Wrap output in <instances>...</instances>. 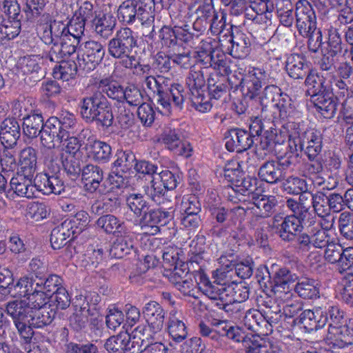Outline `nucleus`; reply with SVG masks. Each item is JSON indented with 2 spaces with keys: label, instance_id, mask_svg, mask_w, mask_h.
<instances>
[{
  "label": "nucleus",
  "instance_id": "1",
  "mask_svg": "<svg viewBox=\"0 0 353 353\" xmlns=\"http://www.w3.org/2000/svg\"><path fill=\"white\" fill-rule=\"evenodd\" d=\"M34 290V280L28 275L21 276L14 285L9 288L8 294L12 297L23 299L8 303L6 312L12 319L18 333L26 343L30 341L34 334L33 328H35L31 323L33 321L29 319H35L38 316V310L32 308L36 307V302L30 301Z\"/></svg>",
  "mask_w": 353,
  "mask_h": 353
},
{
  "label": "nucleus",
  "instance_id": "2",
  "mask_svg": "<svg viewBox=\"0 0 353 353\" xmlns=\"http://www.w3.org/2000/svg\"><path fill=\"white\" fill-rule=\"evenodd\" d=\"M214 282L212 283L206 274H199V286L205 294L210 299L220 300L223 304L241 303L248 299L249 292L247 288L234 283H226L225 271L217 269L214 272Z\"/></svg>",
  "mask_w": 353,
  "mask_h": 353
},
{
  "label": "nucleus",
  "instance_id": "3",
  "mask_svg": "<svg viewBox=\"0 0 353 353\" xmlns=\"http://www.w3.org/2000/svg\"><path fill=\"white\" fill-rule=\"evenodd\" d=\"M62 285V279L57 275L49 276L44 281L39 279L34 286V293L30 297V301L36 302V307L38 310L37 318L29 319L35 327L39 328L50 324L54 319V312L46 305L52 295L55 293L57 289Z\"/></svg>",
  "mask_w": 353,
  "mask_h": 353
},
{
  "label": "nucleus",
  "instance_id": "4",
  "mask_svg": "<svg viewBox=\"0 0 353 353\" xmlns=\"http://www.w3.org/2000/svg\"><path fill=\"white\" fill-rule=\"evenodd\" d=\"M76 125L75 116L67 110H62L59 118H49L41 132V145L48 149L54 148L56 143L63 142L65 137L74 132Z\"/></svg>",
  "mask_w": 353,
  "mask_h": 353
},
{
  "label": "nucleus",
  "instance_id": "5",
  "mask_svg": "<svg viewBox=\"0 0 353 353\" xmlns=\"http://www.w3.org/2000/svg\"><path fill=\"white\" fill-rule=\"evenodd\" d=\"M165 82L163 77L159 76L157 78L149 76L145 79L146 87L154 92H157L158 109L164 114L170 112L172 105L181 107L184 101L183 87L179 83H174L168 89L165 88L163 83Z\"/></svg>",
  "mask_w": 353,
  "mask_h": 353
},
{
  "label": "nucleus",
  "instance_id": "6",
  "mask_svg": "<svg viewBox=\"0 0 353 353\" xmlns=\"http://www.w3.org/2000/svg\"><path fill=\"white\" fill-rule=\"evenodd\" d=\"M306 145V152L310 158H314L321 150V140L318 132L308 129L300 134L295 132L288 137L290 154L280 159L281 165L290 166L294 163L298 151H301Z\"/></svg>",
  "mask_w": 353,
  "mask_h": 353
},
{
  "label": "nucleus",
  "instance_id": "7",
  "mask_svg": "<svg viewBox=\"0 0 353 353\" xmlns=\"http://www.w3.org/2000/svg\"><path fill=\"white\" fill-rule=\"evenodd\" d=\"M297 276L292 274L286 268H281L276 272L273 277L272 292L278 304L285 312L293 316L300 310V305L296 301H293L292 289L294 283L297 281Z\"/></svg>",
  "mask_w": 353,
  "mask_h": 353
},
{
  "label": "nucleus",
  "instance_id": "8",
  "mask_svg": "<svg viewBox=\"0 0 353 353\" xmlns=\"http://www.w3.org/2000/svg\"><path fill=\"white\" fill-rule=\"evenodd\" d=\"M143 314L148 327L137 326L134 329V336L139 339L142 337L145 341L160 340L165 318L163 309L157 302L150 301L145 305Z\"/></svg>",
  "mask_w": 353,
  "mask_h": 353
},
{
  "label": "nucleus",
  "instance_id": "9",
  "mask_svg": "<svg viewBox=\"0 0 353 353\" xmlns=\"http://www.w3.org/2000/svg\"><path fill=\"white\" fill-rule=\"evenodd\" d=\"M223 334L236 342H243L246 353H283L276 345L266 343L262 339L254 336H245L244 332L238 326L225 325Z\"/></svg>",
  "mask_w": 353,
  "mask_h": 353
},
{
  "label": "nucleus",
  "instance_id": "10",
  "mask_svg": "<svg viewBox=\"0 0 353 353\" xmlns=\"http://www.w3.org/2000/svg\"><path fill=\"white\" fill-rule=\"evenodd\" d=\"M259 99L261 103L271 101L275 110L274 113L277 114L281 119L287 120L299 114L291 98L287 94L281 92L277 86H266Z\"/></svg>",
  "mask_w": 353,
  "mask_h": 353
},
{
  "label": "nucleus",
  "instance_id": "11",
  "mask_svg": "<svg viewBox=\"0 0 353 353\" xmlns=\"http://www.w3.org/2000/svg\"><path fill=\"white\" fill-rule=\"evenodd\" d=\"M81 113L89 122L97 121L105 127H109L112 123L113 115L107 104V100L100 94L85 99Z\"/></svg>",
  "mask_w": 353,
  "mask_h": 353
},
{
  "label": "nucleus",
  "instance_id": "12",
  "mask_svg": "<svg viewBox=\"0 0 353 353\" xmlns=\"http://www.w3.org/2000/svg\"><path fill=\"white\" fill-rule=\"evenodd\" d=\"M64 141L63 151L61 154L60 159L57 157L54 158L55 152H52L51 156L46 157L45 163L50 167L51 164L52 169L54 171L59 170L60 165L61 164L65 170L69 172L75 171L74 166L73 165V161L74 155L79 152L81 143L77 138L74 137H65L63 139Z\"/></svg>",
  "mask_w": 353,
  "mask_h": 353
},
{
  "label": "nucleus",
  "instance_id": "13",
  "mask_svg": "<svg viewBox=\"0 0 353 353\" xmlns=\"http://www.w3.org/2000/svg\"><path fill=\"white\" fill-rule=\"evenodd\" d=\"M104 55L105 49L101 43L86 41L80 45L77 51L79 68L85 72H90L103 60Z\"/></svg>",
  "mask_w": 353,
  "mask_h": 353
},
{
  "label": "nucleus",
  "instance_id": "14",
  "mask_svg": "<svg viewBox=\"0 0 353 353\" xmlns=\"http://www.w3.org/2000/svg\"><path fill=\"white\" fill-rule=\"evenodd\" d=\"M175 175L168 169L158 168L156 174L145 188V193L154 200L156 196L163 195L166 190H174L177 185Z\"/></svg>",
  "mask_w": 353,
  "mask_h": 353
},
{
  "label": "nucleus",
  "instance_id": "15",
  "mask_svg": "<svg viewBox=\"0 0 353 353\" xmlns=\"http://www.w3.org/2000/svg\"><path fill=\"white\" fill-rule=\"evenodd\" d=\"M136 46L137 41L132 30L129 28H123L109 41L108 52L114 58L121 59L130 54Z\"/></svg>",
  "mask_w": 353,
  "mask_h": 353
},
{
  "label": "nucleus",
  "instance_id": "16",
  "mask_svg": "<svg viewBox=\"0 0 353 353\" xmlns=\"http://www.w3.org/2000/svg\"><path fill=\"white\" fill-rule=\"evenodd\" d=\"M296 26L301 34L308 36L316 28L315 12L307 0H299L296 4Z\"/></svg>",
  "mask_w": 353,
  "mask_h": 353
},
{
  "label": "nucleus",
  "instance_id": "17",
  "mask_svg": "<svg viewBox=\"0 0 353 353\" xmlns=\"http://www.w3.org/2000/svg\"><path fill=\"white\" fill-rule=\"evenodd\" d=\"M143 342H145L143 338L134 336V330L130 334L121 333L117 336L110 337L105 343V348L109 353H136V347Z\"/></svg>",
  "mask_w": 353,
  "mask_h": 353
},
{
  "label": "nucleus",
  "instance_id": "18",
  "mask_svg": "<svg viewBox=\"0 0 353 353\" xmlns=\"http://www.w3.org/2000/svg\"><path fill=\"white\" fill-rule=\"evenodd\" d=\"M324 259L330 263H336L342 273L353 265V248L343 249L339 244L330 243L325 250Z\"/></svg>",
  "mask_w": 353,
  "mask_h": 353
},
{
  "label": "nucleus",
  "instance_id": "19",
  "mask_svg": "<svg viewBox=\"0 0 353 353\" xmlns=\"http://www.w3.org/2000/svg\"><path fill=\"white\" fill-rule=\"evenodd\" d=\"M326 339L333 346L343 348L353 343V319L348 323L329 325Z\"/></svg>",
  "mask_w": 353,
  "mask_h": 353
},
{
  "label": "nucleus",
  "instance_id": "20",
  "mask_svg": "<svg viewBox=\"0 0 353 353\" xmlns=\"http://www.w3.org/2000/svg\"><path fill=\"white\" fill-rule=\"evenodd\" d=\"M178 255V249L176 248H166L163 253V259L165 264L175 265L174 270L171 271L169 274H166L170 281L174 285L176 283H179V281L192 274L189 271L188 264L179 261Z\"/></svg>",
  "mask_w": 353,
  "mask_h": 353
},
{
  "label": "nucleus",
  "instance_id": "21",
  "mask_svg": "<svg viewBox=\"0 0 353 353\" xmlns=\"http://www.w3.org/2000/svg\"><path fill=\"white\" fill-rule=\"evenodd\" d=\"M272 225L285 241L292 240L303 228L301 219L295 215L283 219L281 215L276 214L274 217Z\"/></svg>",
  "mask_w": 353,
  "mask_h": 353
},
{
  "label": "nucleus",
  "instance_id": "22",
  "mask_svg": "<svg viewBox=\"0 0 353 353\" xmlns=\"http://www.w3.org/2000/svg\"><path fill=\"white\" fill-rule=\"evenodd\" d=\"M267 77L268 75L263 70L249 68L241 80L243 88L247 90V95L251 99L256 97Z\"/></svg>",
  "mask_w": 353,
  "mask_h": 353
},
{
  "label": "nucleus",
  "instance_id": "23",
  "mask_svg": "<svg viewBox=\"0 0 353 353\" xmlns=\"http://www.w3.org/2000/svg\"><path fill=\"white\" fill-rule=\"evenodd\" d=\"M219 199L218 195L212 192L209 196L208 208L211 214L215 216L216 221L223 223L227 218L232 221L238 219L245 214V208L243 206L238 205L230 210H226L225 208L219 205Z\"/></svg>",
  "mask_w": 353,
  "mask_h": 353
},
{
  "label": "nucleus",
  "instance_id": "24",
  "mask_svg": "<svg viewBox=\"0 0 353 353\" xmlns=\"http://www.w3.org/2000/svg\"><path fill=\"white\" fill-rule=\"evenodd\" d=\"M252 203L245 209V213L256 218H265L270 216L277 201L274 196L255 194L252 196Z\"/></svg>",
  "mask_w": 353,
  "mask_h": 353
},
{
  "label": "nucleus",
  "instance_id": "25",
  "mask_svg": "<svg viewBox=\"0 0 353 353\" xmlns=\"http://www.w3.org/2000/svg\"><path fill=\"white\" fill-rule=\"evenodd\" d=\"M161 139L166 148L174 154L185 157H189L192 155V146L189 143L181 140L178 130L169 129L165 131L162 134Z\"/></svg>",
  "mask_w": 353,
  "mask_h": 353
},
{
  "label": "nucleus",
  "instance_id": "26",
  "mask_svg": "<svg viewBox=\"0 0 353 353\" xmlns=\"http://www.w3.org/2000/svg\"><path fill=\"white\" fill-rule=\"evenodd\" d=\"M172 218L170 212L157 210L149 213L145 212L140 224L146 233L155 235L159 232L160 227L166 225Z\"/></svg>",
  "mask_w": 353,
  "mask_h": 353
},
{
  "label": "nucleus",
  "instance_id": "27",
  "mask_svg": "<svg viewBox=\"0 0 353 353\" xmlns=\"http://www.w3.org/2000/svg\"><path fill=\"white\" fill-rule=\"evenodd\" d=\"M34 182L36 190L43 194H60L65 190L63 181L56 175L39 173L36 175Z\"/></svg>",
  "mask_w": 353,
  "mask_h": 353
},
{
  "label": "nucleus",
  "instance_id": "28",
  "mask_svg": "<svg viewBox=\"0 0 353 353\" xmlns=\"http://www.w3.org/2000/svg\"><path fill=\"white\" fill-rule=\"evenodd\" d=\"M253 143V137L249 132L240 129H232L226 137L225 148L230 152H241L249 149Z\"/></svg>",
  "mask_w": 353,
  "mask_h": 353
},
{
  "label": "nucleus",
  "instance_id": "29",
  "mask_svg": "<svg viewBox=\"0 0 353 353\" xmlns=\"http://www.w3.org/2000/svg\"><path fill=\"white\" fill-rule=\"evenodd\" d=\"M331 79L332 75L328 73L310 72L305 79L307 94L314 97L323 92L332 91Z\"/></svg>",
  "mask_w": 353,
  "mask_h": 353
},
{
  "label": "nucleus",
  "instance_id": "30",
  "mask_svg": "<svg viewBox=\"0 0 353 353\" xmlns=\"http://www.w3.org/2000/svg\"><path fill=\"white\" fill-rule=\"evenodd\" d=\"M20 137V125L14 119H6L1 125L0 141L6 148H12Z\"/></svg>",
  "mask_w": 353,
  "mask_h": 353
},
{
  "label": "nucleus",
  "instance_id": "31",
  "mask_svg": "<svg viewBox=\"0 0 353 353\" xmlns=\"http://www.w3.org/2000/svg\"><path fill=\"white\" fill-rule=\"evenodd\" d=\"M33 176L17 172L10 180V188L19 196L32 198L35 196L36 187L32 183Z\"/></svg>",
  "mask_w": 353,
  "mask_h": 353
},
{
  "label": "nucleus",
  "instance_id": "32",
  "mask_svg": "<svg viewBox=\"0 0 353 353\" xmlns=\"http://www.w3.org/2000/svg\"><path fill=\"white\" fill-rule=\"evenodd\" d=\"M332 91H327L312 97L316 110L325 118H332L336 113L337 102L333 97Z\"/></svg>",
  "mask_w": 353,
  "mask_h": 353
},
{
  "label": "nucleus",
  "instance_id": "33",
  "mask_svg": "<svg viewBox=\"0 0 353 353\" xmlns=\"http://www.w3.org/2000/svg\"><path fill=\"white\" fill-rule=\"evenodd\" d=\"M37 156L36 150L27 147L21 150L19 155V171L28 176H33L37 170Z\"/></svg>",
  "mask_w": 353,
  "mask_h": 353
},
{
  "label": "nucleus",
  "instance_id": "34",
  "mask_svg": "<svg viewBox=\"0 0 353 353\" xmlns=\"http://www.w3.org/2000/svg\"><path fill=\"white\" fill-rule=\"evenodd\" d=\"M85 149L89 157L99 162L108 161L112 154L111 147L105 142L88 139Z\"/></svg>",
  "mask_w": 353,
  "mask_h": 353
},
{
  "label": "nucleus",
  "instance_id": "35",
  "mask_svg": "<svg viewBox=\"0 0 353 353\" xmlns=\"http://www.w3.org/2000/svg\"><path fill=\"white\" fill-rule=\"evenodd\" d=\"M103 178L101 169L96 165H88L82 170V182L85 189L88 192H94L99 188Z\"/></svg>",
  "mask_w": 353,
  "mask_h": 353
},
{
  "label": "nucleus",
  "instance_id": "36",
  "mask_svg": "<svg viewBox=\"0 0 353 353\" xmlns=\"http://www.w3.org/2000/svg\"><path fill=\"white\" fill-rule=\"evenodd\" d=\"M321 308L315 310H304L300 316V321L303 325L310 330H316L323 327L328 321L327 316H323Z\"/></svg>",
  "mask_w": 353,
  "mask_h": 353
},
{
  "label": "nucleus",
  "instance_id": "37",
  "mask_svg": "<svg viewBox=\"0 0 353 353\" xmlns=\"http://www.w3.org/2000/svg\"><path fill=\"white\" fill-rule=\"evenodd\" d=\"M97 225L105 233L114 235L122 234L127 230L124 222L113 214L101 216L97 221Z\"/></svg>",
  "mask_w": 353,
  "mask_h": 353
},
{
  "label": "nucleus",
  "instance_id": "38",
  "mask_svg": "<svg viewBox=\"0 0 353 353\" xmlns=\"http://www.w3.org/2000/svg\"><path fill=\"white\" fill-rule=\"evenodd\" d=\"M280 166L287 167L281 165L275 161H268L263 164L259 169V176L263 180L270 183H274L285 177Z\"/></svg>",
  "mask_w": 353,
  "mask_h": 353
},
{
  "label": "nucleus",
  "instance_id": "39",
  "mask_svg": "<svg viewBox=\"0 0 353 353\" xmlns=\"http://www.w3.org/2000/svg\"><path fill=\"white\" fill-rule=\"evenodd\" d=\"M309 68L303 57L299 54H291L286 63V70L290 77L294 79L303 78Z\"/></svg>",
  "mask_w": 353,
  "mask_h": 353
},
{
  "label": "nucleus",
  "instance_id": "40",
  "mask_svg": "<svg viewBox=\"0 0 353 353\" xmlns=\"http://www.w3.org/2000/svg\"><path fill=\"white\" fill-rule=\"evenodd\" d=\"M168 331L172 339L176 343L183 341L188 335L185 323L177 316L176 311H172L168 323Z\"/></svg>",
  "mask_w": 353,
  "mask_h": 353
},
{
  "label": "nucleus",
  "instance_id": "41",
  "mask_svg": "<svg viewBox=\"0 0 353 353\" xmlns=\"http://www.w3.org/2000/svg\"><path fill=\"white\" fill-rule=\"evenodd\" d=\"M115 23V18L112 14L101 13L97 15L92 22L95 32L104 38L112 34Z\"/></svg>",
  "mask_w": 353,
  "mask_h": 353
},
{
  "label": "nucleus",
  "instance_id": "42",
  "mask_svg": "<svg viewBox=\"0 0 353 353\" xmlns=\"http://www.w3.org/2000/svg\"><path fill=\"white\" fill-rule=\"evenodd\" d=\"M44 125L41 114L31 113L29 117H23V133L28 138H34L38 134H41V132Z\"/></svg>",
  "mask_w": 353,
  "mask_h": 353
},
{
  "label": "nucleus",
  "instance_id": "43",
  "mask_svg": "<svg viewBox=\"0 0 353 353\" xmlns=\"http://www.w3.org/2000/svg\"><path fill=\"white\" fill-rule=\"evenodd\" d=\"M117 238L114 243L111 252L117 258H122L130 254L133 248V241L132 235L128 231L117 235Z\"/></svg>",
  "mask_w": 353,
  "mask_h": 353
},
{
  "label": "nucleus",
  "instance_id": "44",
  "mask_svg": "<svg viewBox=\"0 0 353 353\" xmlns=\"http://www.w3.org/2000/svg\"><path fill=\"white\" fill-rule=\"evenodd\" d=\"M205 274L203 271H199L195 274L192 273L188 277L179 281L174 286L184 295L196 297L197 290H201L204 294L205 292L199 286V274Z\"/></svg>",
  "mask_w": 353,
  "mask_h": 353
},
{
  "label": "nucleus",
  "instance_id": "45",
  "mask_svg": "<svg viewBox=\"0 0 353 353\" xmlns=\"http://www.w3.org/2000/svg\"><path fill=\"white\" fill-rule=\"evenodd\" d=\"M73 233L70 230V223L63 222L61 225L54 228L51 233L50 243L52 247L54 250L60 249L65 245L67 243V239H69Z\"/></svg>",
  "mask_w": 353,
  "mask_h": 353
},
{
  "label": "nucleus",
  "instance_id": "46",
  "mask_svg": "<svg viewBox=\"0 0 353 353\" xmlns=\"http://www.w3.org/2000/svg\"><path fill=\"white\" fill-rule=\"evenodd\" d=\"M77 60L78 61L77 57ZM77 67H79L78 61L75 63L71 60L62 61L57 67L54 68L53 71L54 77L63 81H69L74 77Z\"/></svg>",
  "mask_w": 353,
  "mask_h": 353
},
{
  "label": "nucleus",
  "instance_id": "47",
  "mask_svg": "<svg viewBox=\"0 0 353 353\" xmlns=\"http://www.w3.org/2000/svg\"><path fill=\"white\" fill-rule=\"evenodd\" d=\"M99 87L108 97L118 101H123V89L118 82L106 78L100 81Z\"/></svg>",
  "mask_w": 353,
  "mask_h": 353
},
{
  "label": "nucleus",
  "instance_id": "48",
  "mask_svg": "<svg viewBox=\"0 0 353 353\" xmlns=\"http://www.w3.org/2000/svg\"><path fill=\"white\" fill-rule=\"evenodd\" d=\"M225 262V256H221L219 259V263L224 265L227 268H230L234 266L236 274L242 279L249 278L252 274L253 262L250 257H247L243 261L237 263L236 265L232 264V262H229L228 263H226Z\"/></svg>",
  "mask_w": 353,
  "mask_h": 353
},
{
  "label": "nucleus",
  "instance_id": "49",
  "mask_svg": "<svg viewBox=\"0 0 353 353\" xmlns=\"http://www.w3.org/2000/svg\"><path fill=\"white\" fill-rule=\"evenodd\" d=\"M42 58L39 55H30L19 59L18 68L23 74H36L41 69Z\"/></svg>",
  "mask_w": 353,
  "mask_h": 353
},
{
  "label": "nucleus",
  "instance_id": "50",
  "mask_svg": "<svg viewBox=\"0 0 353 353\" xmlns=\"http://www.w3.org/2000/svg\"><path fill=\"white\" fill-rule=\"evenodd\" d=\"M316 285L314 281L305 278L297 282L295 290L301 297L313 299L317 297L319 293Z\"/></svg>",
  "mask_w": 353,
  "mask_h": 353
},
{
  "label": "nucleus",
  "instance_id": "51",
  "mask_svg": "<svg viewBox=\"0 0 353 353\" xmlns=\"http://www.w3.org/2000/svg\"><path fill=\"white\" fill-rule=\"evenodd\" d=\"M290 136L288 134L286 130H277L276 129H271L267 130L261 138V145L263 148H268L273 145L283 144Z\"/></svg>",
  "mask_w": 353,
  "mask_h": 353
},
{
  "label": "nucleus",
  "instance_id": "52",
  "mask_svg": "<svg viewBox=\"0 0 353 353\" xmlns=\"http://www.w3.org/2000/svg\"><path fill=\"white\" fill-rule=\"evenodd\" d=\"M250 44L247 37L240 33L232 40L231 54L238 59L245 57L249 52Z\"/></svg>",
  "mask_w": 353,
  "mask_h": 353
},
{
  "label": "nucleus",
  "instance_id": "53",
  "mask_svg": "<svg viewBox=\"0 0 353 353\" xmlns=\"http://www.w3.org/2000/svg\"><path fill=\"white\" fill-rule=\"evenodd\" d=\"M256 179L251 176H243L239 177L236 181L233 184L232 188L234 191L248 196H252L256 193L254 192Z\"/></svg>",
  "mask_w": 353,
  "mask_h": 353
},
{
  "label": "nucleus",
  "instance_id": "54",
  "mask_svg": "<svg viewBox=\"0 0 353 353\" xmlns=\"http://www.w3.org/2000/svg\"><path fill=\"white\" fill-rule=\"evenodd\" d=\"M128 208L136 216H140L148 210V205L140 194H130L126 198Z\"/></svg>",
  "mask_w": 353,
  "mask_h": 353
},
{
  "label": "nucleus",
  "instance_id": "55",
  "mask_svg": "<svg viewBox=\"0 0 353 353\" xmlns=\"http://www.w3.org/2000/svg\"><path fill=\"white\" fill-rule=\"evenodd\" d=\"M338 291L341 299L353 306V274H347L341 279Z\"/></svg>",
  "mask_w": 353,
  "mask_h": 353
},
{
  "label": "nucleus",
  "instance_id": "56",
  "mask_svg": "<svg viewBox=\"0 0 353 353\" xmlns=\"http://www.w3.org/2000/svg\"><path fill=\"white\" fill-rule=\"evenodd\" d=\"M89 221L88 213L84 210H80L70 220H65L64 222L70 223V230L73 235H75L81 232L88 225Z\"/></svg>",
  "mask_w": 353,
  "mask_h": 353
},
{
  "label": "nucleus",
  "instance_id": "57",
  "mask_svg": "<svg viewBox=\"0 0 353 353\" xmlns=\"http://www.w3.org/2000/svg\"><path fill=\"white\" fill-rule=\"evenodd\" d=\"M21 24L19 21L3 20L0 26V39L10 40L20 32Z\"/></svg>",
  "mask_w": 353,
  "mask_h": 353
},
{
  "label": "nucleus",
  "instance_id": "58",
  "mask_svg": "<svg viewBox=\"0 0 353 353\" xmlns=\"http://www.w3.org/2000/svg\"><path fill=\"white\" fill-rule=\"evenodd\" d=\"M137 15V4L132 0L124 1L118 9L119 19L127 23H132Z\"/></svg>",
  "mask_w": 353,
  "mask_h": 353
},
{
  "label": "nucleus",
  "instance_id": "59",
  "mask_svg": "<svg viewBox=\"0 0 353 353\" xmlns=\"http://www.w3.org/2000/svg\"><path fill=\"white\" fill-rule=\"evenodd\" d=\"M27 214L31 219L39 221L49 216L50 209L43 203L31 202L28 205Z\"/></svg>",
  "mask_w": 353,
  "mask_h": 353
},
{
  "label": "nucleus",
  "instance_id": "60",
  "mask_svg": "<svg viewBox=\"0 0 353 353\" xmlns=\"http://www.w3.org/2000/svg\"><path fill=\"white\" fill-rule=\"evenodd\" d=\"M312 206L315 213L320 217H325L330 214L327 196L322 192H317L312 196Z\"/></svg>",
  "mask_w": 353,
  "mask_h": 353
},
{
  "label": "nucleus",
  "instance_id": "61",
  "mask_svg": "<svg viewBox=\"0 0 353 353\" xmlns=\"http://www.w3.org/2000/svg\"><path fill=\"white\" fill-rule=\"evenodd\" d=\"M243 322L248 330L255 331L264 322V317L259 311L249 310L245 313Z\"/></svg>",
  "mask_w": 353,
  "mask_h": 353
},
{
  "label": "nucleus",
  "instance_id": "62",
  "mask_svg": "<svg viewBox=\"0 0 353 353\" xmlns=\"http://www.w3.org/2000/svg\"><path fill=\"white\" fill-rule=\"evenodd\" d=\"M123 101L130 105H139L143 101V94L141 90L134 85H129L123 90Z\"/></svg>",
  "mask_w": 353,
  "mask_h": 353
},
{
  "label": "nucleus",
  "instance_id": "63",
  "mask_svg": "<svg viewBox=\"0 0 353 353\" xmlns=\"http://www.w3.org/2000/svg\"><path fill=\"white\" fill-rule=\"evenodd\" d=\"M124 321L123 312L115 307H110L106 315L107 326L112 330H116Z\"/></svg>",
  "mask_w": 353,
  "mask_h": 353
},
{
  "label": "nucleus",
  "instance_id": "64",
  "mask_svg": "<svg viewBox=\"0 0 353 353\" xmlns=\"http://www.w3.org/2000/svg\"><path fill=\"white\" fill-rule=\"evenodd\" d=\"M137 114L141 123L146 126L150 125L154 120V112L149 103H141L138 108Z\"/></svg>",
  "mask_w": 353,
  "mask_h": 353
}]
</instances>
